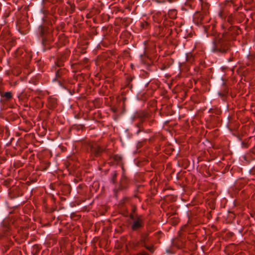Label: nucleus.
Masks as SVG:
<instances>
[{"label": "nucleus", "instance_id": "f257e3e1", "mask_svg": "<svg viewBox=\"0 0 255 255\" xmlns=\"http://www.w3.org/2000/svg\"><path fill=\"white\" fill-rule=\"evenodd\" d=\"M141 226V225L140 221L139 220H137L133 222L132 225V229L134 230H135L140 228Z\"/></svg>", "mask_w": 255, "mask_h": 255}, {"label": "nucleus", "instance_id": "f03ea898", "mask_svg": "<svg viewBox=\"0 0 255 255\" xmlns=\"http://www.w3.org/2000/svg\"><path fill=\"white\" fill-rule=\"evenodd\" d=\"M176 14H177L176 11L174 9L171 10L169 11V12H168V16L171 18H175L176 16Z\"/></svg>", "mask_w": 255, "mask_h": 255}, {"label": "nucleus", "instance_id": "7ed1b4c3", "mask_svg": "<svg viewBox=\"0 0 255 255\" xmlns=\"http://www.w3.org/2000/svg\"><path fill=\"white\" fill-rule=\"evenodd\" d=\"M222 40L220 38L217 39L215 41V45L217 49H221L222 47Z\"/></svg>", "mask_w": 255, "mask_h": 255}, {"label": "nucleus", "instance_id": "20e7f679", "mask_svg": "<svg viewBox=\"0 0 255 255\" xmlns=\"http://www.w3.org/2000/svg\"><path fill=\"white\" fill-rule=\"evenodd\" d=\"M3 97L7 99H9L11 97V94L10 92H6L4 94Z\"/></svg>", "mask_w": 255, "mask_h": 255}, {"label": "nucleus", "instance_id": "39448f33", "mask_svg": "<svg viewBox=\"0 0 255 255\" xmlns=\"http://www.w3.org/2000/svg\"><path fill=\"white\" fill-rule=\"evenodd\" d=\"M62 74V72L61 71V70L59 69L56 71V77L57 78H58L60 77L61 74Z\"/></svg>", "mask_w": 255, "mask_h": 255}, {"label": "nucleus", "instance_id": "423d86ee", "mask_svg": "<svg viewBox=\"0 0 255 255\" xmlns=\"http://www.w3.org/2000/svg\"><path fill=\"white\" fill-rule=\"evenodd\" d=\"M146 248L148 250H149L150 252H152V247H146Z\"/></svg>", "mask_w": 255, "mask_h": 255}, {"label": "nucleus", "instance_id": "0eeeda50", "mask_svg": "<svg viewBox=\"0 0 255 255\" xmlns=\"http://www.w3.org/2000/svg\"><path fill=\"white\" fill-rule=\"evenodd\" d=\"M137 255H147L145 254L144 253H141L137 254Z\"/></svg>", "mask_w": 255, "mask_h": 255}, {"label": "nucleus", "instance_id": "6e6552de", "mask_svg": "<svg viewBox=\"0 0 255 255\" xmlns=\"http://www.w3.org/2000/svg\"><path fill=\"white\" fill-rule=\"evenodd\" d=\"M220 50H221V51H223V52L225 51L224 50H223V49H221Z\"/></svg>", "mask_w": 255, "mask_h": 255}]
</instances>
